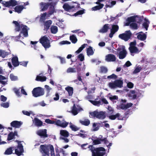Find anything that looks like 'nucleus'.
<instances>
[{"mask_svg": "<svg viewBox=\"0 0 156 156\" xmlns=\"http://www.w3.org/2000/svg\"><path fill=\"white\" fill-rule=\"evenodd\" d=\"M109 99L112 102H116V101H114V100H118V96L116 95H114L112 96V97H109Z\"/></svg>", "mask_w": 156, "mask_h": 156, "instance_id": "52", "label": "nucleus"}, {"mask_svg": "<svg viewBox=\"0 0 156 156\" xmlns=\"http://www.w3.org/2000/svg\"><path fill=\"white\" fill-rule=\"evenodd\" d=\"M122 51H120L119 54V58L120 59H123L125 58L127 54V52L125 49L124 46L122 47Z\"/></svg>", "mask_w": 156, "mask_h": 156, "instance_id": "9", "label": "nucleus"}, {"mask_svg": "<svg viewBox=\"0 0 156 156\" xmlns=\"http://www.w3.org/2000/svg\"><path fill=\"white\" fill-rule=\"evenodd\" d=\"M79 122L81 125L86 126H89L90 124V120L87 119H84L83 120H80Z\"/></svg>", "mask_w": 156, "mask_h": 156, "instance_id": "19", "label": "nucleus"}, {"mask_svg": "<svg viewBox=\"0 0 156 156\" xmlns=\"http://www.w3.org/2000/svg\"><path fill=\"white\" fill-rule=\"evenodd\" d=\"M32 93L34 97L37 98L44 95V91L42 88L37 87L34 88Z\"/></svg>", "mask_w": 156, "mask_h": 156, "instance_id": "3", "label": "nucleus"}, {"mask_svg": "<svg viewBox=\"0 0 156 156\" xmlns=\"http://www.w3.org/2000/svg\"><path fill=\"white\" fill-rule=\"evenodd\" d=\"M141 69L142 68L141 67L138 66L134 70L133 72V73L134 74H136L140 72Z\"/></svg>", "mask_w": 156, "mask_h": 156, "instance_id": "55", "label": "nucleus"}, {"mask_svg": "<svg viewBox=\"0 0 156 156\" xmlns=\"http://www.w3.org/2000/svg\"><path fill=\"white\" fill-rule=\"evenodd\" d=\"M60 134L62 136L65 137H68L69 136V132L66 130H62L60 131Z\"/></svg>", "mask_w": 156, "mask_h": 156, "instance_id": "35", "label": "nucleus"}, {"mask_svg": "<svg viewBox=\"0 0 156 156\" xmlns=\"http://www.w3.org/2000/svg\"><path fill=\"white\" fill-rule=\"evenodd\" d=\"M14 148V147H11L7 148L5 151L4 154H5L9 155L12 153V149Z\"/></svg>", "mask_w": 156, "mask_h": 156, "instance_id": "37", "label": "nucleus"}, {"mask_svg": "<svg viewBox=\"0 0 156 156\" xmlns=\"http://www.w3.org/2000/svg\"><path fill=\"white\" fill-rule=\"evenodd\" d=\"M50 29L51 32L52 34H55L58 31V28L56 26H52Z\"/></svg>", "mask_w": 156, "mask_h": 156, "instance_id": "40", "label": "nucleus"}, {"mask_svg": "<svg viewBox=\"0 0 156 156\" xmlns=\"http://www.w3.org/2000/svg\"><path fill=\"white\" fill-rule=\"evenodd\" d=\"M100 139H99L94 140L93 141V144L94 145H97L101 143Z\"/></svg>", "mask_w": 156, "mask_h": 156, "instance_id": "58", "label": "nucleus"}, {"mask_svg": "<svg viewBox=\"0 0 156 156\" xmlns=\"http://www.w3.org/2000/svg\"><path fill=\"white\" fill-rule=\"evenodd\" d=\"M28 63L27 61H23L19 62V64L22 65L24 67H27V65Z\"/></svg>", "mask_w": 156, "mask_h": 156, "instance_id": "64", "label": "nucleus"}, {"mask_svg": "<svg viewBox=\"0 0 156 156\" xmlns=\"http://www.w3.org/2000/svg\"><path fill=\"white\" fill-rule=\"evenodd\" d=\"M22 124V123L20 121H14L12 122L10 125L12 127L15 128H19Z\"/></svg>", "mask_w": 156, "mask_h": 156, "instance_id": "16", "label": "nucleus"}, {"mask_svg": "<svg viewBox=\"0 0 156 156\" xmlns=\"http://www.w3.org/2000/svg\"><path fill=\"white\" fill-rule=\"evenodd\" d=\"M116 57L114 55L112 54H108L105 56V60L108 62H114L115 61Z\"/></svg>", "mask_w": 156, "mask_h": 156, "instance_id": "12", "label": "nucleus"}, {"mask_svg": "<svg viewBox=\"0 0 156 156\" xmlns=\"http://www.w3.org/2000/svg\"><path fill=\"white\" fill-rule=\"evenodd\" d=\"M62 7L65 11L69 12L72 11L73 10V9L75 8L74 6H70L67 3H65L63 4Z\"/></svg>", "mask_w": 156, "mask_h": 156, "instance_id": "10", "label": "nucleus"}, {"mask_svg": "<svg viewBox=\"0 0 156 156\" xmlns=\"http://www.w3.org/2000/svg\"><path fill=\"white\" fill-rule=\"evenodd\" d=\"M50 149L51 150V156H55L54 153V148L52 145H50Z\"/></svg>", "mask_w": 156, "mask_h": 156, "instance_id": "54", "label": "nucleus"}, {"mask_svg": "<svg viewBox=\"0 0 156 156\" xmlns=\"http://www.w3.org/2000/svg\"><path fill=\"white\" fill-rule=\"evenodd\" d=\"M39 41L45 49L49 48L51 46L50 41L46 36L41 37Z\"/></svg>", "mask_w": 156, "mask_h": 156, "instance_id": "4", "label": "nucleus"}, {"mask_svg": "<svg viewBox=\"0 0 156 156\" xmlns=\"http://www.w3.org/2000/svg\"><path fill=\"white\" fill-rule=\"evenodd\" d=\"M87 44H83L80 47L78 50H77L76 51V53H77V54H78L80 53V52H81L85 48L86 46H87Z\"/></svg>", "mask_w": 156, "mask_h": 156, "instance_id": "43", "label": "nucleus"}, {"mask_svg": "<svg viewBox=\"0 0 156 156\" xmlns=\"http://www.w3.org/2000/svg\"><path fill=\"white\" fill-rule=\"evenodd\" d=\"M76 72V68H75L69 67V68L67 70V72L68 73H75Z\"/></svg>", "mask_w": 156, "mask_h": 156, "instance_id": "49", "label": "nucleus"}, {"mask_svg": "<svg viewBox=\"0 0 156 156\" xmlns=\"http://www.w3.org/2000/svg\"><path fill=\"white\" fill-rule=\"evenodd\" d=\"M109 29V24H106L99 30V32L101 33H105L108 32Z\"/></svg>", "mask_w": 156, "mask_h": 156, "instance_id": "18", "label": "nucleus"}, {"mask_svg": "<svg viewBox=\"0 0 156 156\" xmlns=\"http://www.w3.org/2000/svg\"><path fill=\"white\" fill-rule=\"evenodd\" d=\"M90 102L94 105L97 106H99L101 104V101H92L89 100Z\"/></svg>", "mask_w": 156, "mask_h": 156, "instance_id": "41", "label": "nucleus"}, {"mask_svg": "<svg viewBox=\"0 0 156 156\" xmlns=\"http://www.w3.org/2000/svg\"><path fill=\"white\" fill-rule=\"evenodd\" d=\"M71 112L74 115H76L78 113V109L76 107L75 104L73 105V107L72 108Z\"/></svg>", "mask_w": 156, "mask_h": 156, "instance_id": "32", "label": "nucleus"}, {"mask_svg": "<svg viewBox=\"0 0 156 156\" xmlns=\"http://www.w3.org/2000/svg\"><path fill=\"white\" fill-rule=\"evenodd\" d=\"M78 58L81 62L83 61L84 60V56L82 54H80L78 55Z\"/></svg>", "mask_w": 156, "mask_h": 156, "instance_id": "59", "label": "nucleus"}, {"mask_svg": "<svg viewBox=\"0 0 156 156\" xmlns=\"http://www.w3.org/2000/svg\"><path fill=\"white\" fill-rule=\"evenodd\" d=\"M108 113H109L110 114H113L114 111V109L111 107L108 106Z\"/></svg>", "mask_w": 156, "mask_h": 156, "instance_id": "62", "label": "nucleus"}, {"mask_svg": "<svg viewBox=\"0 0 156 156\" xmlns=\"http://www.w3.org/2000/svg\"><path fill=\"white\" fill-rule=\"evenodd\" d=\"M87 53L88 56L93 55L94 54V51L93 50V48L91 46H89L87 50Z\"/></svg>", "mask_w": 156, "mask_h": 156, "instance_id": "30", "label": "nucleus"}, {"mask_svg": "<svg viewBox=\"0 0 156 156\" xmlns=\"http://www.w3.org/2000/svg\"><path fill=\"white\" fill-rule=\"evenodd\" d=\"M132 34L130 30H126L124 33L119 35V38L124 40L125 41H127L131 38Z\"/></svg>", "mask_w": 156, "mask_h": 156, "instance_id": "5", "label": "nucleus"}, {"mask_svg": "<svg viewBox=\"0 0 156 156\" xmlns=\"http://www.w3.org/2000/svg\"><path fill=\"white\" fill-rule=\"evenodd\" d=\"M82 65L81 63H80L78 64L76 66V71L77 72H79L81 71V68L80 67V66Z\"/></svg>", "mask_w": 156, "mask_h": 156, "instance_id": "63", "label": "nucleus"}, {"mask_svg": "<svg viewBox=\"0 0 156 156\" xmlns=\"http://www.w3.org/2000/svg\"><path fill=\"white\" fill-rule=\"evenodd\" d=\"M97 118L99 119H103L106 117L105 112L103 111L98 112Z\"/></svg>", "mask_w": 156, "mask_h": 156, "instance_id": "21", "label": "nucleus"}, {"mask_svg": "<svg viewBox=\"0 0 156 156\" xmlns=\"http://www.w3.org/2000/svg\"><path fill=\"white\" fill-rule=\"evenodd\" d=\"M52 23V21L51 20H48L46 21L44 23V26L45 28L48 29Z\"/></svg>", "mask_w": 156, "mask_h": 156, "instance_id": "38", "label": "nucleus"}, {"mask_svg": "<svg viewBox=\"0 0 156 156\" xmlns=\"http://www.w3.org/2000/svg\"><path fill=\"white\" fill-rule=\"evenodd\" d=\"M1 106L5 108H7L9 106V104L8 102L2 103L1 105Z\"/></svg>", "mask_w": 156, "mask_h": 156, "instance_id": "60", "label": "nucleus"}, {"mask_svg": "<svg viewBox=\"0 0 156 156\" xmlns=\"http://www.w3.org/2000/svg\"><path fill=\"white\" fill-rule=\"evenodd\" d=\"M129 49L131 53H138L140 51L136 47H129Z\"/></svg>", "mask_w": 156, "mask_h": 156, "instance_id": "22", "label": "nucleus"}, {"mask_svg": "<svg viewBox=\"0 0 156 156\" xmlns=\"http://www.w3.org/2000/svg\"><path fill=\"white\" fill-rule=\"evenodd\" d=\"M2 3L6 7H9L10 6H14L17 4V2L15 0H10L9 1L5 2Z\"/></svg>", "mask_w": 156, "mask_h": 156, "instance_id": "8", "label": "nucleus"}, {"mask_svg": "<svg viewBox=\"0 0 156 156\" xmlns=\"http://www.w3.org/2000/svg\"><path fill=\"white\" fill-rule=\"evenodd\" d=\"M46 77L45 76H37L35 80L37 81L44 82L46 80Z\"/></svg>", "mask_w": 156, "mask_h": 156, "instance_id": "33", "label": "nucleus"}, {"mask_svg": "<svg viewBox=\"0 0 156 156\" xmlns=\"http://www.w3.org/2000/svg\"><path fill=\"white\" fill-rule=\"evenodd\" d=\"M130 27L134 29H137L138 28L137 24L136 23H132L129 24Z\"/></svg>", "mask_w": 156, "mask_h": 156, "instance_id": "48", "label": "nucleus"}, {"mask_svg": "<svg viewBox=\"0 0 156 156\" xmlns=\"http://www.w3.org/2000/svg\"><path fill=\"white\" fill-rule=\"evenodd\" d=\"M105 151L102 147L94 148L91 150L92 156H104L106 154Z\"/></svg>", "mask_w": 156, "mask_h": 156, "instance_id": "2", "label": "nucleus"}, {"mask_svg": "<svg viewBox=\"0 0 156 156\" xmlns=\"http://www.w3.org/2000/svg\"><path fill=\"white\" fill-rule=\"evenodd\" d=\"M12 23L15 25V30L16 31L19 32L22 29L20 34H23V36L27 37L28 36V30L29 28L26 25H24L21 23V22L13 21Z\"/></svg>", "mask_w": 156, "mask_h": 156, "instance_id": "1", "label": "nucleus"}, {"mask_svg": "<svg viewBox=\"0 0 156 156\" xmlns=\"http://www.w3.org/2000/svg\"><path fill=\"white\" fill-rule=\"evenodd\" d=\"M37 134L39 136L44 137H47L48 136L47 134V130L45 129L38 130L37 132Z\"/></svg>", "mask_w": 156, "mask_h": 156, "instance_id": "17", "label": "nucleus"}, {"mask_svg": "<svg viewBox=\"0 0 156 156\" xmlns=\"http://www.w3.org/2000/svg\"><path fill=\"white\" fill-rule=\"evenodd\" d=\"M12 65L14 67H16L19 65L18 58L17 56L14 57L12 59Z\"/></svg>", "mask_w": 156, "mask_h": 156, "instance_id": "20", "label": "nucleus"}, {"mask_svg": "<svg viewBox=\"0 0 156 156\" xmlns=\"http://www.w3.org/2000/svg\"><path fill=\"white\" fill-rule=\"evenodd\" d=\"M65 90L68 92L69 96H72L73 91V87L68 86L65 88Z\"/></svg>", "mask_w": 156, "mask_h": 156, "instance_id": "29", "label": "nucleus"}, {"mask_svg": "<svg viewBox=\"0 0 156 156\" xmlns=\"http://www.w3.org/2000/svg\"><path fill=\"white\" fill-rule=\"evenodd\" d=\"M140 33H143V32H141L139 33V34L137 36V39L142 41L145 40L147 38L146 35L145 34H140Z\"/></svg>", "mask_w": 156, "mask_h": 156, "instance_id": "25", "label": "nucleus"}, {"mask_svg": "<svg viewBox=\"0 0 156 156\" xmlns=\"http://www.w3.org/2000/svg\"><path fill=\"white\" fill-rule=\"evenodd\" d=\"M104 6V4H100L99 5H97L92 7L91 8V10L94 11L99 10L102 8Z\"/></svg>", "mask_w": 156, "mask_h": 156, "instance_id": "36", "label": "nucleus"}, {"mask_svg": "<svg viewBox=\"0 0 156 156\" xmlns=\"http://www.w3.org/2000/svg\"><path fill=\"white\" fill-rule=\"evenodd\" d=\"M120 116V114L119 113L116 114L115 115H111L109 116V118L111 120H115L117 118H118L119 120L120 119L119 117Z\"/></svg>", "mask_w": 156, "mask_h": 156, "instance_id": "42", "label": "nucleus"}, {"mask_svg": "<svg viewBox=\"0 0 156 156\" xmlns=\"http://www.w3.org/2000/svg\"><path fill=\"white\" fill-rule=\"evenodd\" d=\"M70 127L71 129L73 131H76L80 129L79 128L77 127L76 126L74 125H71L70 126Z\"/></svg>", "mask_w": 156, "mask_h": 156, "instance_id": "51", "label": "nucleus"}, {"mask_svg": "<svg viewBox=\"0 0 156 156\" xmlns=\"http://www.w3.org/2000/svg\"><path fill=\"white\" fill-rule=\"evenodd\" d=\"M119 29V27L118 25H113L112 26V28L111 30V32L109 34V37L112 38L113 35L117 32Z\"/></svg>", "mask_w": 156, "mask_h": 156, "instance_id": "11", "label": "nucleus"}, {"mask_svg": "<svg viewBox=\"0 0 156 156\" xmlns=\"http://www.w3.org/2000/svg\"><path fill=\"white\" fill-rule=\"evenodd\" d=\"M68 124V122L64 120V122H62L60 127L62 128L66 127Z\"/></svg>", "mask_w": 156, "mask_h": 156, "instance_id": "57", "label": "nucleus"}, {"mask_svg": "<svg viewBox=\"0 0 156 156\" xmlns=\"http://www.w3.org/2000/svg\"><path fill=\"white\" fill-rule=\"evenodd\" d=\"M69 39L73 43H76L77 41V39L76 37L74 35H72L69 37Z\"/></svg>", "mask_w": 156, "mask_h": 156, "instance_id": "39", "label": "nucleus"}, {"mask_svg": "<svg viewBox=\"0 0 156 156\" xmlns=\"http://www.w3.org/2000/svg\"><path fill=\"white\" fill-rule=\"evenodd\" d=\"M10 54L9 53L5 50L0 49V57L4 58Z\"/></svg>", "mask_w": 156, "mask_h": 156, "instance_id": "28", "label": "nucleus"}, {"mask_svg": "<svg viewBox=\"0 0 156 156\" xmlns=\"http://www.w3.org/2000/svg\"><path fill=\"white\" fill-rule=\"evenodd\" d=\"M84 9L81 10L77 12L74 14L75 16H76L79 15H81L84 13Z\"/></svg>", "mask_w": 156, "mask_h": 156, "instance_id": "50", "label": "nucleus"}, {"mask_svg": "<svg viewBox=\"0 0 156 156\" xmlns=\"http://www.w3.org/2000/svg\"><path fill=\"white\" fill-rule=\"evenodd\" d=\"M40 152L44 154L43 156H49V149L48 146L44 145H41L40 146Z\"/></svg>", "mask_w": 156, "mask_h": 156, "instance_id": "7", "label": "nucleus"}, {"mask_svg": "<svg viewBox=\"0 0 156 156\" xmlns=\"http://www.w3.org/2000/svg\"><path fill=\"white\" fill-rule=\"evenodd\" d=\"M33 121L34 125L37 127H39L43 125L42 122L37 118H34Z\"/></svg>", "mask_w": 156, "mask_h": 156, "instance_id": "15", "label": "nucleus"}, {"mask_svg": "<svg viewBox=\"0 0 156 156\" xmlns=\"http://www.w3.org/2000/svg\"><path fill=\"white\" fill-rule=\"evenodd\" d=\"M98 110H96L94 112H89V116L91 118H97V115H98Z\"/></svg>", "mask_w": 156, "mask_h": 156, "instance_id": "34", "label": "nucleus"}, {"mask_svg": "<svg viewBox=\"0 0 156 156\" xmlns=\"http://www.w3.org/2000/svg\"><path fill=\"white\" fill-rule=\"evenodd\" d=\"M102 137V136L101 135H100L99 136V139H100V140L101 141H104V143L107 145V144H108V143H109V142L107 140V138H103V139H101V138Z\"/></svg>", "mask_w": 156, "mask_h": 156, "instance_id": "53", "label": "nucleus"}, {"mask_svg": "<svg viewBox=\"0 0 156 156\" xmlns=\"http://www.w3.org/2000/svg\"><path fill=\"white\" fill-rule=\"evenodd\" d=\"M24 7L23 5H19L16 6L14 9V11L19 13L21 12L22 10L24 9Z\"/></svg>", "mask_w": 156, "mask_h": 156, "instance_id": "24", "label": "nucleus"}, {"mask_svg": "<svg viewBox=\"0 0 156 156\" xmlns=\"http://www.w3.org/2000/svg\"><path fill=\"white\" fill-rule=\"evenodd\" d=\"M144 20L145 21V22H144L143 23L142 26L143 27L145 28L146 30H147L148 28L149 27L150 22L148 19L146 18H145Z\"/></svg>", "mask_w": 156, "mask_h": 156, "instance_id": "31", "label": "nucleus"}, {"mask_svg": "<svg viewBox=\"0 0 156 156\" xmlns=\"http://www.w3.org/2000/svg\"><path fill=\"white\" fill-rule=\"evenodd\" d=\"M136 16H134L128 17L126 20L127 22L125 23V25L126 26H129L131 23L136 22Z\"/></svg>", "mask_w": 156, "mask_h": 156, "instance_id": "14", "label": "nucleus"}, {"mask_svg": "<svg viewBox=\"0 0 156 156\" xmlns=\"http://www.w3.org/2000/svg\"><path fill=\"white\" fill-rule=\"evenodd\" d=\"M10 78L11 80L12 81L16 80L18 78L17 76H15L13 74H11L10 75Z\"/></svg>", "mask_w": 156, "mask_h": 156, "instance_id": "56", "label": "nucleus"}, {"mask_svg": "<svg viewBox=\"0 0 156 156\" xmlns=\"http://www.w3.org/2000/svg\"><path fill=\"white\" fill-rule=\"evenodd\" d=\"M51 3V4L50 5L49 8V11L48 12V14L51 15H52L54 12H55L54 6L53 5V3Z\"/></svg>", "mask_w": 156, "mask_h": 156, "instance_id": "27", "label": "nucleus"}, {"mask_svg": "<svg viewBox=\"0 0 156 156\" xmlns=\"http://www.w3.org/2000/svg\"><path fill=\"white\" fill-rule=\"evenodd\" d=\"M16 141L18 143V145L17 148L15 149V153L18 156H20L24 151L23 146L20 143V142L18 140H16Z\"/></svg>", "mask_w": 156, "mask_h": 156, "instance_id": "6", "label": "nucleus"}, {"mask_svg": "<svg viewBox=\"0 0 156 156\" xmlns=\"http://www.w3.org/2000/svg\"><path fill=\"white\" fill-rule=\"evenodd\" d=\"M51 4V3H46L41 2L40 3L41 11H44L47 9L50 5Z\"/></svg>", "mask_w": 156, "mask_h": 156, "instance_id": "13", "label": "nucleus"}, {"mask_svg": "<svg viewBox=\"0 0 156 156\" xmlns=\"http://www.w3.org/2000/svg\"><path fill=\"white\" fill-rule=\"evenodd\" d=\"M108 69L106 67L104 66H101L100 67V72L103 73H106L108 71Z\"/></svg>", "mask_w": 156, "mask_h": 156, "instance_id": "46", "label": "nucleus"}, {"mask_svg": "<svg viewBox=\"0 0 156 156\" xmlns=\"http://www.w3.org/2000/svg\"><path fill=\"white\" fill-rule=\"evenodd\" d=\"M108 87L111 89H115L117 87L115 81L113 82H110L108 84Z\"/></svg>", "mask_w": 156, "mask_h": 156, "instance_id": "45", "label": "nucleus"}, {"mask_svg": "<svg viewBox=\"0 0 156 156\" xmlns=\"http://www.w3.org/2000/svg\"><path fill=\"white\" fill-rule=\"evenodd\" d=\"M47 14L46 12L44 13L41 14L40 18V20L41 21L44 22L46 19L45 17Z\"/></svg>", "mask_w": 156, "mask_h": 156, "instance_id": "47", "label": "nucleus"}, {"mask_svg": "<svg viewBox=\"0 0 156 156\" xmlns=\"http://www.w3.org/2000/svg\"><path fill=\"white\" fill-rule=\"evenodd\" d=\"M117 87L121 88L123 87V80H117L115 81Z\"/></svg>", "mask_w": 156, "mask_h": 156, "instance_id": "26", "label": "nucleus"}, {"mask_svg": "<svg viewBox=\"0 0 156 156\" xmlns=\"http://www.w3.org/2000/svg\"><path fill=\"white\" fill-rule=\"evenodd\" d=\"M103 126V124L100 123H94L93 125V127L94 128L93 129V131H97L98 130L99 127L101 126Z\"/></svg>", "mask_w": 156, "mask_h": 156, "instance_id": "23", "label": "nucleus"}, {"mask_svg": "<svg viewBox=\"0 0 156 156\" xmlns=\"http://www.w3.org/2000/svg\"><path fill=\"white\" fill-rule=\"evenodd\" d=\"M117 78V76L114 74H112L110 76H107L108 79H116Z\"/></svg>", "mask_w": 156, "mask_h": 156, "instance_id": "61", "label": "nucleus"}, {"mask_svg": "<svg viewBox=\"0 0 156 156\" xmlns=\"http://www.w3.org/2000/svg\"><path fill=\"white\" fill-rule=\"evenodd\" d=\"M14 138H15V137L13 134V132H11L8 134L7 140L8 141H9Z\"/></svg>", "mask_w": 156, "mask_h": 156, "instance_id": "44", "label": "nucleus"}]
</instances>
